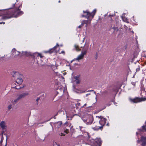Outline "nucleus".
I'll return each instance as SVG.
<instances>
[{
	"mask_svg": "<svg viewBox=\"0 0 146 146\" xmlns=\"http://www.w3.org/2000/svg\"><path fill=\"white\" fill-rule=\"evenodd\" d=\"M21 6V4L19 7L16 6L15 10L13 11H5L4 12V13H1L2 18L3 20H6L13 17H17L23 14V12L20 10L19 9Z\"/></svg>",
	"mask_w": 146,
	"mask_h": 146,
	"instance_id": "nucleus-1",
	"label": "nucleus"
},
{
	"mask_svg": "<svg viewBox=\"0 0 146 146\" xmlns=\"http://www.w3.org/2000/svg\"><path fill=\"white\" fill-rule=\"evenodd\" d=\"M96 117L99 120V123L97 125H94L92 127V128L96 131L98 130L99 129L102 130L103 126L106 124V119L101 116H96Z\"/></svg>",
	"mask_w": 146,
	"mask_h": 146,
	"instance_id": "nucleus-2",
	"label": "nucleus"
},
{
	"mask_svg": "<svg viewBox=\"0 0 146 146\" xmlns=\"http://www.w3.org/2000/svg\"><path fill=\"white\" fill-rule=\"evenodd\" d=\"M81 118L83 121L88 125L91 124L93 120L92 115L88 114H85L81 117Z\"/></svg>",
	"mask_w": 146,
	"mask_h": 146,
	"instance_id": "nucleus-3",
	"label": "nucleus"
},
{
	"mask_svg": "<svg viewBox=\"0 0 146 146\" xmlns=\"http://www.w3.org/2000/svg\"><path fill=\"white\" fill-rule=\"evenodd\" d=\"M96 9H94L93 10V11L91 13H90L88 11L86 10V11H83V13L85 14V15H83L82 17H85L87 19H89V18L92 17V19L95 15V13H96Z\"/></svg>",
	"mask_w": 146,
	"mask_h": 146,
	"instance_id": "nucleus-4",
	"label": "nucleus"
},
{
	"mask_svg": "<svg viewBox=\"0 0 146 146\" xmlns=\"http://www.w3.org/2000/svg\"><path fill=\"white\" fill-rule=\"evenodd\" d=\"M12 54L15 58H16L17 57H21L22 55H26L27 53V52H22V53L19 52L17 51L15 48L12 49Z\"/></svg>",
	"mask_w": 146,
	"mask_h": 146,
	"instance_id": "nucleus-5",
	"label": "nucleus"
},
{
	"mask_svg": "<svg viewBox=\"0 0 146 146\" xmlns=\"http://www.w3.org/2000/svg\"><path fill=\"white\" fill-rule=\"evenodd\" d=\"M129 100L131 102H133L134 103H137L139 102H141L142 101H144L146 100V98H136L134 99H131L130 98Z\"/></svg>",
	"mask_w": 146,
	"mask_h": 146,
	"instance_id": "nucleus-6",
	"label": "nucleus"
},
{
	"mask_svg": "<svg viewBox=\"0 0 146 146\" xmlns=\"http://www.w3.org/2000/svg\"><path fill=\"white\" fill-rule=\"evenodd\" d=\"M23 80L21 78H18L17 79L16 81L15 85H16V86L15 87V88L17 89H19L21 88V87L18 86V85H19L21 84Z\"/></svg>",
	"mask_w": 146,
	"mask_h": 146,
	"instance_id": "nucleus-7",
	"label": "nucleus"
},
{
	"mask_svg": "<svg viewBox=\"0 0 146 146\" xmlns=\"http://www.w3.org/2000/svg\"><path fill=\"white\" fill-rule=\"evenodd\" d=\"M122 26L120 23H117L116 26L113 27L112 28L115 31H117L121 29Z\"/></svg>",
	"mask_w": 146,
	"mask_h": 146,
	"instance_id": "nucleus-8",
	"label": "nucleus"
},
{
	"mask_svg": "<svg viewBox=\"0 0 146 146\" xmlns=\"http://www.w3.org/2000/svg\"><path fill=\"white\" fill-rule=\"evenodd\" d=\"M59 46V45L58 44H57L56 45L54 46L53 48H51L50 50H49L48 51L46 52V53H51L52 52H57V51L56 50V48Z\"/></svg>",
	"mask_w": 146,
	"mask_h": 146,
	"instance_id": "nucleus-9",
	"label": "nucleus"
},
{
	"mask_svg": "<svg viewBox=\"0 0 146 146\" xmlns=\"http://www.w3.org/2000/svg\"><path fill=\"white\" fill-rule=\"evenodd\" d=\"M28 94V93H23L18 95L17 96V98L18 99L19 101L20 100L24 98L25 96L27 95Z\"/></svg>",
	"mask_w": 146,
	"mask_h": 146,
	"instance_id": "nucleus-10",
	"label": "nucleus"
},
{
	"mask_svg": "<svg viewBox=\"0 0 146 146\" xmlns=\"http://www.w3.org/2000/svg\"><path fill=\"white\" fill-rule=\"evenodd\" d=\"M28 94V93H23L18 95L17 96V98L18 99L19 101L20 100L24 98L25 96L27 95Z\"/></svg>",
	"mask_w": 146,
	"mask_h": 146,
	"instance_id": "nucleus-11",
	"label": "nucleus"
},
{
	"mask_svg": "<svg viewBox=\"0 0 146 146\" xmlns=\"http://www.w3.org/2000/svg\"><path fill=\"white\" fill-rule=\"evenodd\" d=\"M88 46L89 45L87 44L85 45L83 48L82 52L84 53V54H86L87 51L88 49Z\"/></svg>",
	"mask_w": 146,
	"mask_h": 146,
	"instance_id": "nucleus-12",
	"label": "nucleus"
},
{
	"mask_svg": "<svg viewBox=\"0 0 146 146\" xmlns=\"http://www.w3.org/2000/svg\"><path fill=\"white\" fill-rule=\"evenodd\" d=\"M85 54H84V53L82 52L81 54L79 55L77 58L75 59V60H79L82 59Z\"/></svg>",
	"mask_w": 146,
	"mask_h": 146,
	"instance_id": "nucleus-13",
	"label": "nucleus"
},
{
	"mask_svg": "<svg viewBox=\"0 0 146 146\" xmlns=\"http://www.w3.org/2000/svg\"><path fill=\"white\" fill-rule=\"evenodd\" d=\"M141 141L142 142V146H145L146 145V137H141Z\"/></svg>",
	"mask_w": 146,
	"mask_h": 146,
	"instance_id": "nucleus-14",
	"label": "nucleus"
},
{
	"mask_svg": "<svg viewBox=\"0 0 146 146\" xmlns=\"http://www.w3.org/2000/svg\"><path fill=\"white\" fill-rule=\"evenodd\" d=\"M77 129L83 132H86V128L85 127L82 126H80L78 128H77Z\"/></svg>",
	"mask_w": 146,
	"mask_h": 146,
	"instance_id": "nucleus-15",
	"label": "nucleus"
},
{
	"mask_svg": "<svg viewBox=\"0 0 146 146\" xmlns=\"http://www.w3.org/2000/svg\"><path fill=\"white\" fill-rule=\"evenodd\" d=\"M3 133H2V137L1 138V141H0V146H6L7 145V138L6 141V143L4 145H2V142H3Z\"/></svg>",
	"mask_w": 146,
	"mask_h": 146,
	"instance_id": "nucleus-16",
	"label": "nucleus"
},
{
	"mask_svg": "<svg viewBox=\"0 0 146 146\" xmlns=\"http://www.w3.org/2000/svg\"><path fill=\"white\" fill-rule=\"evenodd\" d=\"M0 126L2 129H4L6 127V123L4 121H1L0 123Z\"/></svg>",
	"mask_w": 146,
	"mask_h": 146,
	"instance_id": "nucleus-17",
	"label": "nucleus"
},
{
	"mask_svg": "<svg viewBox=\"0 0 146 146\" xmlns=\"http://www.w3.org/2000/svg\"><path fill=\"white\" fill-rule=\"evenodd\" d=\"M96 143L99 146H100L102 143V141L100 138H97L95 139Z\"/></svg>",
	"mask_w": 146,
	"mask_h": 146,
	"instance_id": "nucleus-18",
	"label": "nucleus"
},
{
	"mask_svg": "<svg viewBox=\"0 0 146 146\" xmlns=\"http://www.w3.org/2000/svg\"><path fill=\"white\" fill-rule=\"evenodd\" d=\"M54 125L56 127H57L58 128L60 127L62 124V122L61 121H58L56 123H54Z\"/></svg>",
	"mask_w": 146,
	"mask_h": 146,
	"instance_id": "nucleus-19",
	"label": "nucleus"
},
{
	"mask_svg": "<svg viewBox=\"0 0 146 146\" xmlns=\"http://www.w3.org/2000/svg\"><path fill=\"white\" fill-rule=\"evenodd\" d=\"M89 139V135L88 133H86L85 134V136L83 137V140L84 142H86L88 141Z\"/></svg>",
	"mask_w": 146,
	"mask_h": 146,
	"instance_id": "nucleus-20",
	"label": "nucleus"
},
{
	"mask_svg": "<svg viewBox=\"0 0 146 146\" xmlns=\"http://www.w3.org/2000/svg\"><path fill=\"white\" fill-rule=\"evenodd\" d=\"M88 22L87 21L84 20L82 21L81 24L78 27V28H80L85 23L86 24V27H87Z\"/></svg>",
	"mask_w": 146,
	"mask_h": 146,
	"instance_id": "nucleus-21",
	"label": "nucleus"
},
{
	"mask_svg": "<svg viewBox=\"0 0 146 146\" xmlns=\"http://www.w3.org/2000/svg\"><path fill=\"white\" fill-rule=\"evenodd\" d=\"M19 101V100L17 98L15 99H12L11 100V103L13 105H15Z\"/></svg>",
	"mask_w": 146,
	"mask_h": 146,
	"instance_id": "nucleus-22",
	"label": "nucleus"
},
{
	"mask_svg": "<svg viewBox=\"0 0 146 146\" xmlns=\"http://www.w3.org/2000/svg\"><path fill=\"white\" fill-rule=\"evenodd\" d=\"M77 84H78L80 82V80L79 76H77L74 78Z\"/></svg>",
	"mask_w": 146,
	"mask_h": 146,
	"instance_id": "nucleus-23",
	"label": "nucleus"
},
{
	"mask_svg": "<svg viewBox=\"0 0 146 146\" xmlns=\"http://www.w3.org/2000/svg\"><path fill=\"white\" fill-rule=\"evenodd\" d=\"M121 18L122 20L124 22H125L127 23H129L128 20L125 17H124L123 16H121Z\"/></svg>",
	"mask_w": 146,
	"mask_h": 146,
	"instance_id": "nucleus-24",
	"label": "nucleus"
},
{
	"mask_svg": "<svg viewBox=\"0 0 146 146\" xmlns=\"http://www.w3.org/2000/svg\"><path fill=\"white\" fill-rule=\"evenodd\" d=\"M74 47L75 49L77 51H80V49L79 48L78 46L76 44L74 45Z\"/></svg>",
	"mask_w": 146,
	"mask_h": 146,
	"instance_id": "nucleus-25",
	"label": "nucleus"
},
{
	"mask_svg": "<svg viewBox=\"0 0 146 146\" xmlns=\"http://www.w3.org/2000/svg\"><path fill=\"white\" fill-rule=\"evenodd\" d=\"M135 19H136L134 18V16H133V19H131L132 20H133V21H132V22L133 23H137V22H136V21L135 20Z\"/></svg>",
	"mask_w": 146,
	"mask_h": 146,
	"instance_id": "nucleus-26",
	"label": "nucleus"
},
{
	"mask_svg": "<svg viewBox=\"0 0 146 146\" xmlns=\"http://www.w3.org/2000/svg\"><path fill=\"white\" fill-rule=\"evenodd\" d=\"M64 132L65 133H68L69 132V130L68 129H64Z\"/></svg>",
	"mask_w": 146,
	"mask_h": 146,
	"instance_id": "nucleus-27",
	"label": "nucleus"
},
{
	"mask_svg": "<svg viewBox=\"0 0 146 146\" xmlns=\"http://www.w3.org/2000/svg\"><path fill=\"white\" fill-rule=\"evenodd\" d=\"M36 55H37L38 56H40L41 58L42 57L41 54L40 53H36Z\"/></svg>",
	"mask_w": 146,
	"mask_h": 146,
	"instance_id": "nucleus-28",
	"label": "nucleus"
},
{
	"mask_svg": "<svg viewBox=\"0 0 146 146\" xmlns=\"http://www.w3.org/2000/svg\"><path fill=\"white\" fill-rule=\"evenodd\" d=\"M12 108V105H11V104L9 105L8 107V109L9 110H10Z\"/></svg>",
	"mask_w": 146,
	"mask_h": 146,
	"instance_id": "nucleus-29",
	"label": "nucleus"
},
{
	"mask_svg": "<svg viewBox=\"0 0 146 146\" xmlns=\"http://www.w3.org/2000/svg\"><path fill=\"white\" fill-rule=\"evenodd\" d=\"M53 146H60V145H58L56 143L54 142L53 143Z\"/></svg>",
	"mask_w": 146,
	"mask_h": 146,
	"instance_id": "nucleus-30",
	"label": "nucleus"
},
{
	"mask_svg": "<svg viewBox=\"0 0 146 146\" xmlns=\"http://www.w3.org/2000/svg\"><path fill=\"white\" fill-rule=\"evenodd\" d=\"M124 29H126L127 30H128V28L125 25H124Z\"/></svg>",
	"mask_w": 146,
	"mask_h": 146,
	"instance_id": "nucleus-31",
	"label": "nucleus"
},
{
	"mask_svg": "<svg viewBox=\"0 0 146 146\" xmlns=\"http://www.w3.org/2000/svg\"><path fill=\"white\" fill-rule=\"evenodd\" d=\"M131 84L134 86H135V82H131Z\"/></svg>",
	"mask_w": 146,
	"mask_h": 146,
	"instance_id": "nucleus-32",
	"label": "nucleus"
},
{
	"mask_svg": "<svg viewBox=\"0 0 146 146\" xmlns=\"http://www.w3.org/2000/svg\"><path fill=\"white\" fill-rule=\"evenodd\" d=\"M60 54H65L64 51H62L61 52Z\"/></svg>",
	"mask_w": 146,
	"mask_h": 146,
	"instance_id": "nucleus-33",
	"label": "nucleus"
},
{
	"mask_svg": "<svg viewBox=\"0 0 146 146\" xmlns=\"http://www.w3.org/2000/svg\"><path fill=\"white\" fill-rule=\"evenodd\" d=\"M139 70H140V68L139 67L138 68H137L136 69V71H139Z\"/></svg>",
	"mask_w": 146,
	"mask_h": 146,
	"instance_id": "nucleus-34",
	"label": "nucleus"
},
{
	"mask_svg": "<svg viewBox=\"0 0 146 146\" xmlns=\"http://www.w3.org/2000/svg\"><path fill=\"white\" fill-rule=\"evenodd\" d=\"M145 123H146V125H145L142 126V127L143 129L144 128L146 127V121H145Z\"/></svg>",
	"mask_w": 146,
	"mask_h": 146,
	"instance_id": "nucleus-35",
	"label": "nucleus"
},
{
	"mask_svg": "<svg viewBox=\"0 0 146 146\" xmlns=\"http://www.w3.org/2000/svg\"><path fill=\"white\" fill-rule=\"evenodd\" d=\"M15 5H17V4L16 3L15 4L13 5V7H15Z\"/></svg>",
	"mask_w": 146,
	"mask_h": 146,
	"instance_id": "nucleus-36",
	"label": "nucleus"
},
{
	"mask_svg": "<svg viewBox=\"0 0 146 146\" xmlns=\"http://www.w3.org/2000/svg\"><path fill=\"white\" fill-rule=\"evenodd\" d=\"M6 9H3V10H1L0 11H1V12H3V11H4V10H6Z\"/></svg>",
	"mask_w": 146,
	"mask_h": 146,
	"instance_id": "nucleus-37",
	"label": "nucleus"
},
{
	"mask_svg": "<svg viewBox=\"0 0 146 146\" xmlns=\"http://www.w3.org/2000/svg\"><path fill=\"white\" fill-rule=\"evenodd\" d=\"M18 75H19V74L18 73H16L15 75L16 76H18Z\"/></svg>",
	"mask_w": 146,
	"mask_h": 146,
	"instance_id": "nucleus-38",
	"label": "nucleus"
},
{
	"mask_svg": "<svg viewBox=\"0 0 146 146\" xmlns=\"http://www.w3.org/2000/svg\"><path fill=\"white\" fill-rule=\"evenodd\" d=\"M5 23V22H0V24H2L3 23V24H4Z\"/></svg>",
	"mask_w": 146,
	"mask_h": 146,
	"instance_id": "nucleus-39",
	"label": "nucleus"
},
{
	"mask_svg": "<svg viewBox=\"0 0 146 146\" xmlns=\"http://www.w3.org/2000/svg\"><path fill=\"white\" fill-rule=\"evenodd\" d=\"M90 95V94H87L86 95V96H87L88 95Z\"/></svg>",
	"mask_w": 146,
	"mask_h": 146,
	"instance_id": "nucleus-40",
	"label": "nucleus"
},
{
	"mask_svg": "<svg viewBox=\"0 0 146 146\" xmlns=\"http://www.w3.org/2000/svg\"><path fill=\"white\" fill-rule=\"evenodd\" d=\"M86 105V104H84V105L83 106H85Z\"/></svg>",
	"mask_w": 146,
	"mask_h": 146,
	"instance_id": "nucleus-41",
	"label": "nucleus"
},
{
	"mask_svg": "<svg viewBox=\"0 0 146 146\" xmlns=\"http://www.w3.org/2000/svg\"><path fill=\"white\" fill-rule=\"evenodd\" d=\"M140 140H138V141H137V142H138V143H139V142H140Z\"/></svg>",
	"mask_w": 146,
	"mask_h": 146,
	"instance_id": "nucleus-42",
	"label": "nucleus"
},
{
	"mask_svg": "<svg viewBox=\"0 0 146 146\" xmlns=\"http://www.w3.org/2000/svg\"><path fill=\"white\" fill-rule=\"evenodd\" d=\"M38 100H39V99H37L36 100V101H38Z\"/></svg>",
	"mask_w": 146,
	"mask_h": 146,
	"instance_id": "nucleus-43",
	"label": "nucleus"
},
{
	"mask_svg": "<svg viewBox=\"0 0 146 146\" xmlns=\"http://www.w3.org/2000/svg\"><path fill=\"white\" fill-rule=\"evenodd\" d=\"M84 39H84V38H83V42H84Z\"/></svg>",
	"mask_w": 146,
	"mask_h": 146,
	"instance_id": "nucleus-44",
	"label": "nucleus"
},
{
	"mask_svg": "<svg viewBox=\"0 0 146 146\" xmlns=\"http://www.w3.org/2000/svg\"><path fill=\"white\" fill-rule=\"evenodd\" d=\"M106 125H107V126H108V123Z\"/></svg>",
	"mask_w": 146,
	"mask_h": 146,
	"instance_id": "nucleus-45",
	"label": "nucleus"
},
{
	"mask_svg": "<svg viewBox=\"0 0 146 146\" xmlns=\"http://www.w3.org/2000/svg\"><path fill=\"white\" fill-rule=\"evenodd\" d=\"M72 82H74V81H73V80H72Z\"/></svg>",
	"mask_w": 146,
	"mask_h": 146,
	"instance_id": "nucleus-46",
	"label": "nucleus"
},
{
	"mask_svg": "<svg viewBox=\"0 0 146 146\" xmlns=\"http://www.w3.org/2000/svg\"><path fill=\"white\" fill-rule=\"evenodd\" d=\"M78 104V105H79L80 104V103H79Z\"/></svg>",
	"mask_w": 146,
	"mask_h": 146,
	"instance_id": "nucleus-47",
	"label": "nucleus"
},
{
	"mask_svg": "<svg viewBox=\"0 0 146 146\" xmlns=\"http://www.w3.org/2000/svg\"><path fill=\"white\" fill-rule=\"evenodd\" d=\"M13 76L14 77H15L16 78V76H14V75H13Z\"/></svg>",
	"mask_w": 146,
	"mask_h": 146,
	"instance_id": "nucleus-48",
	"label": "nucleus"
},
{
	"mask_svg": "<svg viewBox=\"0 0 146 146\" xmlns=\"http://www.w3.org/2000/svg\"><path fill=\"white\" fill-rule=\"evenodd\" d=\"M60 1H58V2L60 3Z\"/></svg>",
	"mask_w": 146,
	"mask_h": 146,
	"instance_id": "nucleus-49",
	"label": "nucleus"
},
{
	"mask_svg": "<svg viewBox=\"0 0 146 146\" xmlns=\"http://www.w3.org/2000/svg\"><path fill=\"white\" fill-rule=\"evenodd\" d=\"M136 134H138V133H137H137H136Z\"/></svg>",
	"mask_w": 146,
	"mask_h": 146,
	"instance_id": "nucleus-50",
	"label": "nucleus"
},
{
	"mask_svg": "<svg viewBox=\"0 0 146 146\" xmlns=\"http://www.w3.org/2000/svg\"><path fill=\"white\" fill-rule=\"evenodd\" d=\"M86 144H88V143H86Z\"/></svg>",
	"mask_w": 146,
	"mask_h": 146,
	"instance_id": "nucleus-51",
	"label": "nucleus"
},
{
	"mask_svg": "<svg viewBox=\"0 0 146 146\" xmlns=\"http://www.w3.org/2000/svg\"><path fill=\"white\" fill-rule=\"evenodd\" d=\"M145 129V130L146 131V129L145 128V129Z\"/></svg>",
	"mask_w": 146,
	"mask_h": 146,
	"instance_id": "nucleus-52",
	"label": "nucleus"
},
{
	"mask_svg": "<svg viewBox=\"0 0 146 146\" xmlns=\"http://www.w3.org/2000/svg\"><path fill=\"white\" fill-rule=\"evenodd\" d=\"M96 99L97 100V97H96Z\"/></svg>",
	"mask_w": 146,
	"mask_h": 146,
	"instance_id": "nucleus-53",
	"label": "nucleus"
},
{
	"mask_svg": "<svg viewBox=\"0 0 146 146\" xmlns=\"http://www.w3.org/2000/svg\"><path fill=\"white\" fill-rule=\"evenodd\" d=\"M17 2H18V1L17 0Z\"/></svg>",
	"mask_w": 146,
	"mask_h": 146,
	"instance_id": "nucleus-54",
	"label": "nucleus"
},
{
	"mask_svg": "<svg viewBox=\"0 0 146 146\" xmlns=\"http://www.w3.org/2000/svg\"><path fill=\"white\" fill-rule=\"evenodd\" d=\"M66 122L65 123V124H66Z\"/></svg>",
	"mask_w": 146,
	"mask_h": 146,
	"instance_id": "nucleus-55",
	"label": "nucleus"
},
{
	"mask_svg": "<svg viewBox=\"0 0 146 146\" xmlns=\"http://www.w3.org/2000/svg\"><path fill=\"white\" fill-rule=\"evenodd\" d=\"M17 146H18L17 145Z\"/></svg>",
	"mask_w": 146,
	"mask_h": 146,
	"instance_id": "nucleus-56",
	"label": "nucleus"
}]
</instances>
